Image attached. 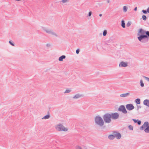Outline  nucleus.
Masks as SVG:
<instances>
[{
    "instance_id": "obj_13",
    "label": "nucleus",
    "mask_w": 149,
    "mask_h": 149,
    "mask_svg": "<svg viewBox=\"0 0 149 149\" xmlns=\"http://www.w3.org/2000/svg\"><path fill=\"white\" fill-rule=\"evenodd\" d=\"M65 58V56L62 55L60 56L58 59L59 61H62L63 60V59Z\"/></svg>"
},
{
    "instance_id": "obj_29",
    "label": "nucleus",
    "mask_w": 149,
    "mask_h": 149,
    "mask_svg": "<svg viewBox=\"0 0 149 149\" xmlns=\"http://www.w3.org/2000/svg\"><path fill=\"white\" fill-rule=\"evenodd\" d=\"M67 1H68V0H62V2L63 3H65V2H67Z\"/></svg>"
},
{
    "instance_id": "obj_3",
    "label": "nucleus",
    "mask_w": 149,
    "mask_h": 149,
    "mask_svg": "<svg viewBox=\"0 0 149 149\" xmlns=\"http://www.w3.org/2000/svg\"><path fill=\"white\" fill-rule=\"evenodd\" d=\"M95 123L100 126H102L104 124L103 119L100 116H97L95 118Z\"/></svg>"
},
{
    "instance_id": "obj_37",
    "label": "nucleus",
    "mask_w": 149,
    "mask_h": 149,
    "mask_svg": "<svg viewBox=\"0 0 149 149\" xmlns=\"http://www.w3.org/2000/svg\"><path fill=\"white\" fill-rule=\"evenodd\" d=\"M99 16H100V17L102 16V14H100L99 15Z\"/></svg>"
},
{
    "instance_id": "obj_17",
    "label": "nucleus",
    "mask_w": 149,
    "mask_h": 149,
    "mask_svg": "<svg viewBox=\"0 0 149 149\" xmlns=\"http://www.w3.org/2000/svg\"><path fill=\"white\" fill-rule=\"evenodd\" d=\"M136 102L138 104H139L140 103V100L139 99H137L136 100Z\"/></svg>"
},
{
    "instance_id": "obj_18",
    "label": "nucleus",
    "mask_w": 149,
    "mask_h": 149,
    "mask_svg": "<svg viewBox=\"0 0 149 149\" xmlns=\"http://www.w3.org/2000/svg\"><path fill=\"white\" fill-rule=\"evenodd\" d=\"M123 9L124 12H126L127 10V7L125 6H124L123 7Z\"/></svg>"
},
{
    "instance_id": "obj_24",
    "label": "nucleus",
    "mask_w": 149,
    "mask_h": 149,
    "mask_svg": "<svg viewBox=\"0 0 149 149\" xmlns=\"http://www.w3.org/2000/svg\"><path fill=\"white\" fill-rule=\"evenodd\" d=\"M141 86V87H143L144 86V84L143 82V81L142 80L140 81Z\"/></svg>"
},
{
    "instance_id": "obj_31",
    "label": "nucleus",
    "mask_w": 149,
    "mask_h": 149,
    "mask_svg": "<svg viewBox=\"0 0 149 149\" xmlns=\"http://www.w3.org/2000/svg\"><path fill=\"white\" fill-rule=\"evenodd\" d=\"M133 120L135 123H136L137 122V121H138L137 120H136V119H133Z\"/></svg>"
},
{
    "instance_id": "obj_6",
    "label": "nucleus",
    "mask_w": 149,
    "mask_h": 149,
    "mask_svg": "<svg viewBox=\"0 0 149 149\" xmlns=\"http://www.w3.org/2000/svg\"><path fill=\"white\" fill-rule=\"evenodd\" d=\"M118 110L124 113H127V111L125 107L123 105H121L120 106L118 109Z\"/></svg>"
},
{
    "instance_id": "obj_20",
    "label": "nucleus",
    "mask_w": 149,
    "mask_h": 149,
    "mask_svg": "<svg viewBox=\"0 0 149 149\" xmlns=\"http://www.w3.org/2000/svg\"><path fill=\"white\" fill-rule=\"evenodd\" d=\"M76 149H82L81 147L79 146H77L76 147Z\"/></svg>"
},
{
    "instance_id": "obj_5",
    "label": "nucleus",
    "mask_w": 149,
    "mask_h": 149,
    "mask_svg": "<svg viewBox=\"0 0 149 149\" xmlns=\"http://www.w3.org/2000/svg\"><path fill=\"white\" fill-rule=\"evenodd\" d=\"M146 128L144 131L146 132H149V125L148 123L147 122H145L143 125L141 126V128L143 130L144 128Z\"/></svg>"
},
{
    "instance_id": "obj_7",
    "label": "nucleus",
    "mask_w": 149,
    "mask_h": 149,
    "mask_svg": "<svg viewBox=\"0 0 149 149\" xmlns=\"http://www.w3.org/2000/svg\"><path fill=\"white\" fill-rule=\"evenodd\" d=\"M111 118L113 119H116L119 117V114L117 113L111 114Z\"/></svg>"
},
{
    "instance_id": "obj_2",
    "label": "nucleus",
    "mask_w": 149,
    "mask_h": 149,
    "mask_svg": "<svg viewBox=\"0 0 149 149\" xmlns=\"http://www.w3.org/2000/svg\"><path fill=\"white\" fill-rule=\"evenodd\" d=\"M56 129L59 131L66 132L68 130V128L65 127L62 124H58L55 126Z\"/></svg>"
},
{
    "instance_id": "obj_16",
    "label": "nucleus",
    "mask_w": 149,
    "mask_h": 149,
    "mask_svg": "<svg viewBox=\"0 0 149 149\" xmlns=\"http://www.w3.org/2000/svg\"><path fill=\"white\" fill-rule=\"evenodd\" d=\"M121 22V26L122 27L124 28H125V24L124 22V21L123 20H122V21Z\"/></svg>"
},
{
    "instance_id": "obj_9",
    "label": "nucleus",
    "mask_w": 149,
    "mask_h": 149,
    "mask_svg": "<svg viewBox=\"0 0 149 149\" xmlns=\"http://www.w3.org/2000/svg\"><path fill=\"white\" fill-rule=\"evenodd\" d=\"M127 63L123 62H121L119 64V66L121 67H125L127 66Z\"/></svg>"
},
{
    "instance_id": "obj_32",
    "label": "nucleus",
    "mask_w": 149,
    "mask_h": 149,
    "mask_svg": "<svg viewBox=\"0 0 149 149\" xmlns=\"http://www.w3.org/2000/svg\"><path fill=\"white\" fill-rule=\"evenodd\" d=\"M79 52V49H77L76 51V52L77 54H78Z\"/></svg>"
},
{
    "instance_id": "obj_21",
    "label": "nucleus",
    "mask_w": 149,
    "mask_h": 149,
    "mask_svg": "<svg viewBox=\"0 0 149 149\" xmlns=\"http://www.w3.org/2000/svg\"><path fill=\"white\" fill-rule=\"evenodd\" d=\"M142 18L144 20H146V17L145 15H143L142 16Z\"/></svg>"
},
{
    "instance_id": "obj_27",
    "label": "nucleus",
    "mask_w": 149,
    "mask_h": 149,
    "mask_svg": "<svg viewBox=\"0 0 149 149\" xmlns=\"http://www.w3.org/2000/svg\"><path fill=\"white\" fill-rule=\"evenodd\" d=\"M137 123L138 125H140L141 124V121L140 120H137Z\"/></svg>"
},
{
    "instance_id": "obj_12",
    "label": "nucleus",
    "mask_w": 149,
    "mask_h": 149,
    "mask_svg": "<svg viewBox=\"0 0 149 149\" xmlns=\"http://www.w3.org/2000/svg\"><path fill=\"white\" fill-rule=\"evenodd\" d=\"M129 95V93H126L124 94H121L120 95V96L121 97H125Z\"/></svg>"
},
{
    "instance_id": "obj_28",
    "label": "nucleus",
    "mask_w": 149,
    "mask_h": 149,
    "mask_svg": "<svg viewBox=\"0 0 149 149\" xmlns=\"http://www.w3.org/2000/svg\"><path fill=\"white\" fill-rule=\"evenodd\" d=\"M144 77L148 81H149V78L147 77Z\"/></svg>"
},
{
    "instance_id": "obj_14",
    "label": "nucleus",
    "mask_w": 149,
    "mask_h": 149,
    "mask_svg": "<svg viewBox=\"0 0 149 149\" xmlns=\"http://www.w3.org/2000/svg\"><path fill=\"white\" fill-rule=\"evenodd\" d=\"M115 136L113 135H110L109 136V138L110 139H113L114 138Z\"/></svg>"
},
{
    "instance_id": "obj_8",
    "label": "nucleus",
    "mask_w": 149,
    "mask_h": 149,
    "mask_svg": "<svg viewBox=\"0 0 149 149\" xmlns=\"http://www.w3.org/2000/svg\"><path fill=\"white\" fill-rule=\"evenodd\" d=\"M126 107L127 109L129 111H131L134 108V106L132 104H127L126 105Z\"/></svg>"
},
{
    "instance_id": "obj_33",
    "label": "nucleus",
    "mask_w": 149,
    "mask_h": 149,
    "mask_svg": "<svg viewBox=\"0 0 149 149\" xmlns=\"http://www.w3.org/2000/svg\"><path fill=\"white\" fill-rule=\"evenodd\" d=\"M91 14H92V13L91 12H89V14H88V16H90L91 15Z\"/></svg>"
},
{
    "instance_id": "obj_11",
    "label": "nucleus",
    "mask_w": 149,
    "mask_h": 149,
    "mask_svg": "<svg viewBox=\"0 0 149 149\" xmlns=\"http://www.w3.org/2000/svg\"><path fill=\"white\" fill-rule=\"evenodd\" d=\"M143 103L144 105L149 107V100H144Z\"/></svg>"
},
{
    "instance_id": "obj_4",
    "label": "nucleus",
    "mask_w": 149,
    "mask_h": 149,
    "mask_svg": "<svg viewBox=\"0 0 149 149\" xmlns=\"http://www.w3.org/2000/svg\"><path fill=\"white\" fill-rule=\"evenodd\" d=\"M103 118L106 123H109L111 122V114L107 113L105 114L103 117Z\"/></svg>"
},
{
    "instance_id": "obj_38",
    "label": "nucleus",
    "mask_w": 149,
    "mask_h": 149,
    "mask_svg": "<svg viewBox=\"0 0 149 149\" xmlns=\"http://www.w3.org/2000/svg\"><path fill=\"white\" fill-rule=\"evenodd\" d=\"M50 31H47V32L48 33H50Z\"/></svg>"
},
{
    "instance_id": "obj_15",
    "label": "nucleus",
    "mask_w": 149,
    "mask_h": 149,
    "mask_svg": "<svg viewBox=\"0 0 149 149\" xmlns=\"http://www.w3.org/2000/svg\"><path fill=\"white\" fill-rule=\"evenodd\" d=\"M50 117L49 115H47L42 118V119H45L49 118Z\"/></svg>"
},
{
    "instance_id": "obj_36",
    "label": "nucleus",
    "mask_w": 149,
    "mask_h": 149,
    "mask_svg": "<svg viewBox=\"0 0 149 149\" xmlns=\"http://www.w3.org/2000/svg\"><path fill=\"white\" fill-rule=\"evenodd\" d=\"M137 7H136L135 8H134V10H135V11H136V10H137Z\"/></svg>"
},
{
    "instance_id": "obj_30",
    "label": "nucleus",
    "mask_w": 149,
    "mask_h": 149,
    "mask_svg": "<svg viewBox=\"0 0 149 149\" xmlns=\"http://www.w3.org/2000/svg\"><path fill=\"white\" fill-rule=\"evenodd\" d=\"M142 12L144 13L145 14H146L147 13V10L146 11L145 10H143Z\"/></svg>"
},
{
    "instance_id": "obj_19",
    "label": "nucleus",
    "mask_w": 149,
    "mask_h": 149,
    "mask_svg": "<svg viewBox=\"0 0 149 149\" xmlns=\"http://www.w3.org/2000/svg\"><path fill=\"white\" fill-rule=\"evenodd\" d=\"M71 91V90L69 89H67L65 90L64 93H69Z\"/></svg>"
},
{
    "instance_id": "obj_34",
    "label": "nucleus",
    "mask_w": 149,
    "mask_h": 149,
    "mask_svg": "<svg viewBox=\"0 0 149 149\" xmlns=\"http://www.w3.org/2000/svg\"><path fill=\"white\" fill-rule=\"evenodd\" d=\"M9 42L11 45L13 46H14V45L13 43H12L10 41Z\"/></svg>"
},
{
    "instance_id": "obj_25",
    "label": "nucleus",
    "mask_w": 149,
    "mask_h": 149,
    "mask_svg": "<svg viewBox=\"0 0 149 149\" xmlns=\"http://www.w3.org/2000/svg\"><path fill=\"white\" fill-rule=\"evenodd\" d=\"M129 128L130 129V130H132L133 129V127L131 125H129Z\"/></svg>"
},
{
    "instance_id": "obj_35",
    "label": "nucleus",
    "mask_w": 149,
    "mask_h": 149,
    "mask_svg": "<svg viewBox=\"0 0 149 149\" xmlns=\"http://www.w3.org/2000/svg\"><path fill=\"white\" fill-rule=\"evenodd\" d=\"M147 12L148 13H149V7L147 9Z\"/></svg>"
},
{
    "instance_id": "obj_10",
    "label": "nucleus",
    "mask_w": 149,
    "mask_h": 149,
    "mask_svg": "<svg viewBox=\"0 0 149 149\" xmlns=\"http://www.w3.org/2000/svg\"><path fill=\"white\" fill-rule=\"evenodd\" d=\"M114 135L115 136V137H116L118 139H120L121 137L120 134L117 133H114Z\"/></svg>"
},
{
    "instance_id": "obj_26",
    "label": "nucleus",
    "mask_w": 149,
    "mask_h": 149,
    "mask_svg": "<svg viewBox=\"0 0 149 149\" xmlns=\"http://www.w3.org/2000/svg\"><path fill=\"white\" fill-rule=\"evenodd\" d=\"M131 24V23L130 22H128L127 24V26L128 27L130 26Z\"/></svg>"
},
{
    "instance_id": "obj_1",
    "label": "nucleus",
    "mask_w": 149,
    "mask_h": 149,
    "mask_svg": "<svg viewBox=\"0 0 149 149\" xmlns=\"http://www.w3.org/2000/svg\"><path fill=\"white\" fill-rule=\"evenodd\" d=\"M145 34L147 35L149 37V31L145 32L142 29H140L139 30L138 34V35L139 36L138 37V38L140 41H141V40L143 38L148 37L147 36L145 35Z\"/></svg>"
},
{
    "instance_id": "obj_22",
    "label": "nucleus",
    "mask_w": 149,
    "mask_h": 149,
    "mask_svg": "<svg viewBox=\"0 0 149 149\" xmlns=\"http://www.w3.org/2000/svg\"><path fill=\"white\" fill-rule=\"evenodd\" d=\"M107 33V31L106 30H104V31L103 32V35L104 36H105Z\"/></svg>"
},
{
    "instance_id": "obj_23",
    "label": "nucleus",
    "mask_w": 149,
    "mask_h": 149,
    "mask_svg": "<svg viewBox=\"0 0 149 149\" xmlns=\"http://www.w3.org/2000/svg\"><path fill=\"white\" fill-rule=\"evenodd\" d=\"M80 97V96L79 95H76L74 97V98H77L79 97Z\"/></svg>"
}]
</instances>
